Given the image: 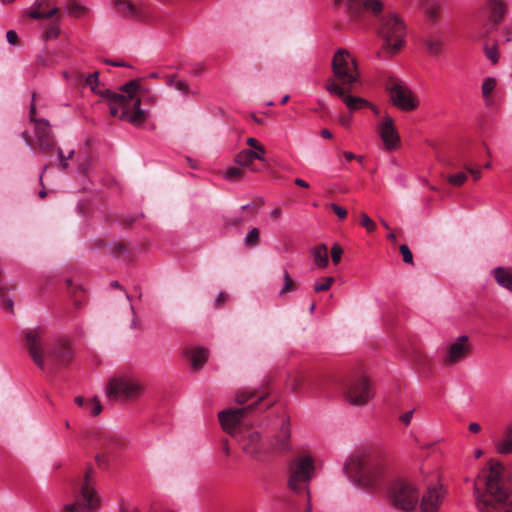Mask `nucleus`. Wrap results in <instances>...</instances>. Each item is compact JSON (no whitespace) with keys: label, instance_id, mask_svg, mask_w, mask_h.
<instances>
[{"label":"nucleus","instance_id":"58","mask_svg":"<svg viewBox=\"0 0 512 512\" xmlns=\"http://www.w3.org/2000/svg\"><path fill=\"white\" fill-rule=\"evenodd\" d=\"M246 143L248 146H250L251 148L253 149H256V147L261 144L257 139L253 138V137H249L247 138L246 140Z\"/></svg>","mask_w":512,"mask_h":512},{"label":"nucleus","instance_id":"27","mask_svg":"<svg viewBox=\"0 0 512 512\" xmlns=\"http://www.w3.org/2000/svg\"><path fill=\"white\" fill-rule=\"evenodd\" d=\"M191 365L194 369L198 370L203 367L208 359V351L205 348L198 347L187 351Z\"/></svg>","mask_w":512,"mask_h":512},{"label":"nucleus","instance_id":"36","mask_svg":"<svg viewBox=\"0 0 512 512\" xmlns=\"http://www.w3.org/2000/svg\"><path fill=\"white\" fill-rule=\"evenodd\" d=\"M443 47V41L439 38H431L427 42V49L430 54L438 55L441 53Z\"/></svg>","mask_w":512,"mask_h":512},{"label":"nucleus","instance_id":"48","mask_svg":"<svg viewBox=\"0 0 512 512\" xmlns=\"http://www.w3.org/2000/svg\"><path fill=\"white\" fill-rule=\"evenodd\" d=\"M361 225L367 229L368 232H371L375 229V223L366 215L363 214L361 217Z\"/></svg>","mask_w":512,"mask_h":512},{"label":"nucleus","instance_id":"61","mask_svg":"<svg viewBox=\"0 0 512 512\" xmlns=\"http://www.w3.org/2000/svg\"><path fill=\"white\" fill-rule=\"evenodd\" d=\"M306 497H307V507L306 509L304 510V512H311L312 510V506H311V495H310V491L309 490H306Z\"/></svg>","mask_w":512,"mask_h":512},{"label":"nucleus","instance_id":"14","mask_svg":"<svg viewBox=\"0 0 512 512\" xmlns=\"http://www.w3.org/2000/svg\"><path fill=\"white\" fill-rule=\"evenodd\" d=\"M376 395V387L365 372L354 373V407H364Z\"/></svg>","mask_w":512,"mask_h":512},{"label":"nucleus","instance_id":"30","mask_svg":"<svg viewBox=\"0 0 512 512\" xmlns=\"http://www.w3.org/2000/svg\"><path fill=\"white\" fill-rule=\"evenodd\" d=\"M255 159L263 161L258 152H254L252 149H244L235 156V162L242 167H250Z\"/></svg>","mask_w":512,"mask_h":512},{"label":"nucleus","instance_id":"42","mask_svg":"<svg viewBox=\"0 0 512 512\" xmlns=\"http://www.w3.org/2000/svg\"><path fill=\"white\" fill-rule=\"evenodd\" d=\"M447 180H448L449 184H451L453 186H461L466 182L467 175L463 172H459V173L450 175Z\"/></svg>","mask_w":512,"mask_h":512},{"label":"nucleus","instance_id":"17","mask_svg":"<svg viewBox=\"0 0 512 512\" xmlns=\"http://www.w3.org/2000/svg\"><path fill=\"white\" fill-rule=\"evenodd\" d=\"M378 134L381 137L386 149L393 150L398 147L400 138L391 116L385 115L378 125Z\"/></svg>","mask_w":512,"mask_h":512},{"label":"nucleus","instance_id":"39","mask_svg":"<svg viewBox=\"0 0 512 512\" xmlns=\"http://www.w3.org/2000/svg\"><path fill=\"white\" fill-rule=\"evenodd\" d=\"M260 232L257 228H253L249 231L245 238V244L250 247L257 246L259 243Z\"/></svg>","mask_w":512,"mask_h":512},{"label":"nucleus","instance_id":"55","mask_svg":"<svg viewBox=\"0 0 512 512\" xmlns=\"http://www.w3.org/2000/svg\"><path fill=\"white\" fill-rule=\"evenodd\" d=\"M469 173L472 175L473 179L475 181L479 180L482 176V173H481V170L479 168H470V167H467L466 168Z\"/></svg>","mask_w":512,"mask_h":512},{"label":"nucleus","instance_id":"31","mask_svg":"<svg viewBox=\"0 0 512 512\" xmlns=\"http://www.w3.org/2000/svg\"><path fill=\"white\" fill-rule=\"evenodd\" d=\"M421 5L425 9L426 15L431 19L435 20L440 15L441 5L435 0H422Z\"/></svg>","mask_w":512,"mask_h":512},{"label":"nucleus","instance_id":"24","mask_svg":"<svg viewBox=\"0 0 512 512\" xmlns=\"http://www.w3.org/2000/svg\"><path fill=\"white\" fill-rule=\"evenodd\" d=\"M72 81L75 85L89 86L90 89L96 94H98V92L100 91L96 88L99 84L98 72L92 73L87 77L81 72H74L72 75Z\"/></svg>","mask_w":512,"mask_h":512},{"label":"nucleus","instance_id":"10","mask_svg":"<svg viewBox=\"0 0 512 512\" xmlns=\"http://www.w3.org/2000/svg\"><path fill=\"white\" fill-rule=\"evenodd\" d=\"M35 94H33L32 103L29 111L30 121L34 123L36 140L34 141L28 132H23V138L26 144L32 149H38L42 154L52 157L56 149V142L50 130L49 122L45 119L36 118Z\"/></svg>","mask_w":512,"mask_h":512},{"label":"nucleus","instance_id":"46","mask_svg":"<svg viewBox=\"0 0 512 512\" xmlns=\"http://www.w3.org/2000/svg\"><path fill=\"white\" fill-rule=\"evenodd\" d=\"M400 252L403 257V261L408 264H413V255L409 247L405 244L400 246Z\"/></svg>","mask_w":512,"mask_h":512},{"label":"nucleus","instance_id":"63","mask_svg":"<svg viewBox=\"0 0 512 512\" xmlns=\"http://www.w3.org/2000/svg\"><path fill=\"white\" fill-rule=\"evenodd\" d=\"M294 182L299 187L309 188V184L301 178H296Z\"/></svg>","mask_w":512,"mask_h":512},{"label":"nucleus","instance_id":"15","mask_svg":"<svg viewBox=\"0 0 512 512\" xmlns=\"http://www.w3.org/2000/svg\"><path fill=\"white\" fill-rule=\"evenodd\" d=\"M472 347L467 336H459L447 347L443 362L446 366H453L465 360L471 353Z\"/></svg>","mask_w":512,"mask_h":512},{"label":"nucleus","instance_id":"7","mask_svg":"<svg viewBox=\"0 0 512 512\" xmlns=\"http://www.w3.org/2000/svg\"><path fill=\"white\" fill-rule=\"evenodd\" d=\"M95 471L88 467L82 478L73 483L74 502L66 504L63 512H97L101 497L96 490Z\"/></svg>","mask_w":512,"mask_h":512},{"label":"nucleus","instance_id":"13","mask_svg":"<svg viewBox=\"0 0 512 512\" xmlns=\"http://www.w3.org/2000/svg\"><path fill=\"white\" fill-rule=\"evenodd\" d=\"M389 498L394 507L405 512L413 510L418 503L415 485L404 479H397L391 483Z\"/></svg>","mask_w":512,"mask_h":512},{"label":"nucleus","instance_id":"40","mask_svg":"<svg viewBox=\"0 0 512 512\" xmlns=\"http://www.w3.org/2000/svg\"><path fill=\"white\" fill-rule=\"evenodd\" d=\"M496 87V80L492 77L485 79L482 84V93L485 98L489 97V95L494 91Z\"/></svg>","mask_w":512,"mask_h":512},{"label":"nucleus","instance_id":"62","mask_svg":"<svg viewBox=\"0 0 512 512\" xmlns=\"http://www.w3.org/2000/svg\"><path fill=\"white\" fill-rule=\"evenodd\" d=\"M254 152H258V154L264 159V155L266 153V149L262 144H259L256 149H253Z\"/></svg>","mask_w":512,"mask_h":512},{"label":"nucleus","instance_id":"57","mask_svg":"<svg viewBox=\"0 0 512 512\" xmlns=\"http://www.w3.org/2000/svg\"><path fill=\"white\" fill-rule=\"evenodd\" d=\"M468 429L471 433H479L481 431V426L476 422H472L469 424Z\"/></svg>","mask_w":512,"mask_h":512},{"label":"nucleus","instance_id":"54","mask_svg":"<svg viewBox=\"0 0 512 512\" xmlns=\"http://www.w3.org/2000/svg\"><path fill=\"white\" fill-rule=\"evenodd\" d=\"M413 413H414V410L412 409V410H410V411H408V412H406V413L402 414V415L400 416V421H401L404 425H406V426L410 425L411 420H412V417H413Z\"/></svg>","mask_w":512,"mask_h":512},{"label":"nucleus","instance_id":"51","mask_svg":"<svg viewBox=\"0 0 512 512\" xmlns=\"http://www.w3.org/2000/svg\"><path fill=\"white\" fill-rule=\"evenodd\" d=\"M127 250V245L124 242L116 243L113 247V254L118 256L123 254Z\"/></svg>","mask_w":512,"mask_h":512},{"label":"nucleus","instance_id":"2","mask_svg":"<svg viewBox=\"0 0 512 512\" xmlns=\"http://www.w3.org/2000/svg\"><path fill=\"white\" fill-rule=\"evenodd\" d=\"M475 495L481 512H512V472L501 462H490L478 476Z\"/></svg>","mask_w":512,"mask_h":512},{"label":"nucleus","instance_id":"50","mask_svg":"<svg viewBox=\"0 0 512 512\" xmlns=\"http://www.w3.org/2000/svg\"><path fill=\"white\" fill-rule=\"evenodd\" d=\"M57 151V156H58V159H59V166L62 170H66L68 168V162H67V159L66 157L63 155V151L61 148H57L55 149Z\"/></svg>","mask_w":512,"mask_h":512},{"label":"nucleus","instance_id":"43","mask_svg":"<svg viewBox=\"0 0 512 512\" xmlns=\"http://www.w3.org/2000/svg\"><path fill=\"white\" fill-rule=\"evenodd\" d=\"M296 285L287 271H284V286L280 291V295L291 292L295 289Z\"/></svg>","mask_w":512,"mask_h":512},{"label":"nucleus","instance_id":"4","mask_svg":"<svg viewBox=\"0 0 512 512\" xmlns=\"http://www.w3.org/2000/svg\"><path fill=\"white\" fill-rule=\"evenodd\" d=\"M98 94L108 102L110 114L113 117L118 116L119 108H121L120 119L128 120L135 126L142 125L147 119V112L141 109L142 101L151 103L154 101V97L148 95V90L141 87L138 80L127 82L118 93L104 89Z\"/></svg>","mask_w":512,"mask_h":512},{"label":"nucleus","instance_id":"38","mask_svg":"<svg viewBox=\"0 0 512 512\" xmlns=\"http://www.w3.org/2000/svg\"><path fill=\"white\" fill-rule=\"evenodd\" d=\"M85 408L89 411L92 416H97L102 411V405L97 398H92L87 401Z\"/></svg>","mask_w":512,"mask_h":512},{"label":"nucleus","instance_id":"59","mask_svg":"<svg viewBox=\"0 0 512 512\" xmlns=\"http://www.w3.org/2000/svg\"><path fill=\"white\" fill-rule=\"evenodd\" d=\"M226 298H227V294L224 292H221L219 294L218 298L216 299L215 305L217 307L221 306L226 301Z\"/></svg>","mask_w":512,"mask_h":512},{"label":"nucleus","instance_id":"12","mask_svg":"<svg viewBox=\"0 0 512 512\" xmlns=\"http://www.w3.org/2000/svg\"><path fill=\"white\" fill-rule=\"evenodd\" d=\"M385 90L389 95L391 103L399 110L410 112L418 108V98L402 80L388 77L385 81Z\"/></svg>","mask_w":512,"mask_h":512},{"label":"nucleus","instance_id":"29","mask_svg":"<svg viewBox=\"0 0 512 512\" xmlns=\"http://www.w3.org/2000/svg\"><path fill=\"white\" fill-rule=\"evenodd\" d=\"M494 277L501 287L512 292V268L498 267L494 270Z\"/></svg>","mask_w":512,"mask_h":512},{"label":"nucleus","instance_id":"60","mask_svg":"<svg viewBox=\"0 0 512 512\" xmlns=\"http://www.w3.org/2000/svg\"><path fill=\"white\" fill-rule=\"evenodd\" d=\"M87 401L86 399H84L82 396H77L75 398V403L80 406V407H83L85 408V406H87Z\"/></svg>","mask_w":512,"mask_h":512},{"label":"nucleus","instance_id":"37","mask_svg":"<svg viewBox=\"0 0 512 512\" xmlns=\"http://www.w3.org/2000/svg\"><path fill=\"white\" fill-rule=\"evenodd\" d=\"M334 283L333 277L322 278L318 282L314 284L315 292H324L330 289L331 285Z\"/></svg>","mask_w":512,"mask_h":512},{"label":"nucleus","instance_id":"28","mask_svg":"<svg viewBox=\"0 0 512 512\" xmlns=\"http://www.w3.org/2000/svg\"><path fill=\"white\" fill-rule=\"evenodd\" d=\"M311 256L318 268H325L329 263L328 247L325 244H319L311 249Z\"/></svg>","mask_w":512,"mask_h":512},{"label":"nucleus","instance_id":"21","mask_svg":"<svg viewBox=\"0 0 512 512\" xmlns=\"http://www.w3.org/2000/svg\"><path fill=\"white\" fill-rule=\"evenodd\" d=\"M330 378L326 374L309 375L307 379V394L312 397H326Z\"/></svg>","mask_w":512,"mask_h":512},{"label":"nucleus","instance_id":"11","mask_svg":"<svg viewBox=\"0 0 512 512\" xmlns=\"http://www.w3.org/2000/svg\"><path fill=\"white\" fill-rule=\"evenodd\" d=\"M315 471L314 459L305 452L294 456L288 465V487L295 493L309 490L307 484L313 478Z\"/></svg>","mask_w":512,"mask_h":512},{"label":"nucleus","instance_id":"41","mask_svg":"<svg viewBox=\"0 0 512 512\" xmlns=\"http://www.w3.org/2000/svg\"><path fill=\"white\" fill-rule=\"evenodd\" d=\"M343 255V248L340 244L335 243L331 248V260L332 263L337 265L340 263Z\"/></svg>","mask_w":512,"mask_h":512},{"label":"nucleus","instance_id":"1","mask_svg":"<svg viewBox=\"0 0 512 512\" xmlns=\"http://www.w3.org/2000/svg\"><path fill=\"white\" fill-rule=\"evenodd\" d=\"M267 395L268 392L266 391L240 390L236 394L237 403L245 404L252 398H256V400L246 407L229 409L219 413V421L223 430L241 444L242 450L246 454L257 460H260L269 450L265 448L264 443L261 441L260 433L245 424L243 418L246 413L252 411Z\"/></svg>","mask_w":512,"mask_h":512},{"label":"nucleus","instance_id":"19","mask_svg":"<svg viewBox=\"0 0 512 512\" xmlns=\"http://www.w3.org/2000/svg\"><path fill=\"white\" fill-rule=\"evenodd\" d=\"M496 453L502 456L512 454V419L504 425L499 435L492 438Z\"/></svg>","mask_w":512,"mask_h":512},{"label":"nucleus","instance_id":"56","mask_svg":"<svg viewBox=\"0 0 512 512\" xmlns=\"http://www.w3.org/2000/svg\"><path fill=\"white\" fill-rule=\"evenodd\" d=\"M352 464V458L349 457L347 458L344 466H343V472L346 474V476L351 479L352 475H351V472H350V465Z\"/></svg>","mask_w":512,"mask_h":512},{"label":"nucleus","instance_id":"18","mask_svg":"<svg viewBox=\"0 0 512 512\" xmlns=\"http://www.w3.org/2000/svg\"><path fill=\"white\" fill-rule=\"evenodd\" d=\"M445 496L441 486L429 487L422 495L420 501L421 512H438Z\"/></svg>","mask_w":512,"mask_h":512},{"label":"nucleus","instance_id":"64","mask_svg":"<svg viewBox=\"0 0 512 512\" xmlns=\"http://www.w3.org/2000/svg\"><path fill=\"white\" fill-rule=\"evenodd\" d=\"M282 214V211L280 208H275L272 212H271V218L274 219V220H277L280 218Z\"/></svg>","mask_w":512,"mask_h":512},{"label":"nucleus","instance_id":"9","mask_svg":"<svg viewBox=\"0 0 512 512\" xmlns=\"http://www.w3.org/2000/svg\"><path fill=\"white\" fill-rule=\"evenodd\" d=\"M144 392L142 381L130 372L115 373L108 381L106 394L109 399L134 401Z\"/></svg>","mask_w":512,"mask_h":512},{"label":"nucleus","instance_id":"6","mask_svg":"<svg viewBox=\"0 0 512 512\" xmlns=\"http://www.w3.org/2000/svg\"><path fill=\"white\" fill-rule=\"evenodd\" d=\"M350 53L339 49L332 60L333 75L327 79L326 90L339 97L352 111V72L349 67Z\"/></svg>","mask_w":512,"mask_h":512},{"label":"nucleus","instance_id":"45","mask_svg":"<svg viewBox=\"0 0 512 512\" xmlns=\"http://www.w3.org/2000/svg\"><path fill=\"white\" fill-rule=\"evenodd\" d=\"M244 171L241 168L232 167L227 170L226 178L231 181L239 180L243 177Z\"/></svg>","mask_w":512,"mask_h":512},{"label":"nucleus","instance_id":"32","mask_svg":"<svg viewBox=\"0 0 512 512\" xmlns=\"http://www.w3.org/2000/svg\"><path fill=\"white\" fill-rule=\"evenodd\" d=\"M362 5L365 9L373 12L374 14H378L383 9V4L380 0H354L355 5ZM354 10H356L354 8ZM356 11H354L355 13Z\"/></svg>","mask_w":512,"mask_h":512},{"label":"nucleus","instance_id":"20","mask_svg":"<svg viewBox=\"0 0 512 512\" xmlns=\"http://www.w3.org/2000/svg\"><path fill=\"white\" fill-rule=\"evenodd\" d=\"M29 16L33 19H49L55 17V21L57 22L61 17L59 9L51 5L50 0H37L29 12Z\"/></svg>","mask_w":512,"mask_h":512},{"label":"nucleus","instance_id":"52","mask_svg":"<svg viewBox=\"0 0 512 512\" xmlns=\"http://www.w3.org/2000/svg\"><path fill=\"white\" fill-rule=\"evenodd\" d=\"M331 207H332L333 211L335 212V214H336L340 219H344V218H346V216H347V214H348L346 209H344V208L340 207V206H339V205H337V204H332V205H331Z\"/></svg>","mask_w":512,"mask_h":512},{"label":"nucleus","instance_id":"33","mask_svg":"<svg viewBox=\"0 0 512 512\" xmlns=\"http://www.w3.org/2000/svg\"><path fill=\"white\" fill-rule=\"evenodd\" d=\"M167 84L184 95L191 93L188 83L182 80H178L175 75L167 78Z\"/></svg>","mask_w":512,"mask_h":512},{"label":"nucleus","instance_id":"3","mask_svg":"<svg viewBox=\"0 0 512 512\" xmlns=\"http://www.w3.org/2000/svg\"><path fill=\"white\" fill-rule=\"evenodd\" d=\"M23 342L30 358L42 371H56L68 366L73 360L71 342L65 337L48 344L42 329L30 328L23 331Z\"/></svg>","mask_w":512,"mask_h":512},{"label":"nucleus","instance_id":"26","mask_svg":"<svg viewBox=\"0 0 512 512\" xmlns=\"http://www.w3.org/2000/svg\"><path fill=\"white\" fill-rule=\"evenodd\" d=\"M114 5L119 14L127 18H140L138 7L129 0H114Z\"/></svg>","mask_w":512,"mask_h":512},{"label":"nucleus","instance_id":"23","mask_svg":"<svg viewBox=\"0 0 512 512\" xmlns=\"http://www.w3.org/2000/svg\"><path fill=\"white\" fill-rule=\"evenodd\" d=\"M289 439H290V427L289 422L284 421L280 431L275 436L274 440L270 442V448L267 450L282 452L289 448Z\"/></svg>","mask_w":512,"mask_h":512},{"label":"nucleus","instance_id":"25","mask_svg":"<svg viewBox=\"0 0 512 512\" xmlns=\"http://www.w3.org/2000/svg\"><path fill=\"white\" fill-rule=\"evenodd\" d=\"M309 375L297 371L289 375L287 379V386L295 393L305 391L307 393V379Z\"/></svg>","mask_w":512,"mask_h":512},{"label":"nucleus","instance_id":"49","mask_svg":"<svg viewBox=\"0 0 512 512\" xmlns=\"http://www.w3.org/2000/svg\"><path fill=\"white\" fill-rule=\"evenodd\" d=\"M129 310L132 314V321L130 324L131 329H139L140 328V320L138 319L135 309L132 304H129Z\"/></svg>","mask_w":512,"mask_h":512},{"label":"nucleus","instance_id":"22","mask_svg":"<svg viewBox=\"0 0 512 512\" xmlns=\"http://www.w3.org/2000/svg\"><path fill=\"white\" fill-rule=\"evenodd\" d=\"M506 14V5L501 0H489L484 7V15L495 26L499 24Z\"/></svg>","mask_w":512,"mask_h":512},{"label":"nucleus","instance_id":"47","mask_svg":"<svg viewBox=\"0 0 512 512\" xmlns=\"http://www.w3.org/2000/svg\"><path fill=\"white\" fill-rule=\"evenodd\" d=\"M486 56L492 63H497L499 59V52L496 46L486 48Z\"/></svg>","mask_w":512,"mask_h":512},{"label":"nucleus","instance_id":"5","mask_svg":"<svg viewBox=\"0 0 512 512\" xmlns=\"http://www.w3.org/2000/svg\"><path fill=\"white\" fill-rule=\"evenodd\" d=\"M393 469L392 456L384 450L358 453L354 456V484L374 488Z\"/></svg>","mask_w":512,"mask_h":512},{"label":"nucleus","instance_id":"34","mask_svg":"<svg viewBox=\"0 0 512 512\" xmlns=\"http://www.w3.org/2000/svg\"><path fill=\"white\" fill-rule=\"evenodd\" d=\"M67 10L73 17H82L87 13V8L77 3L75 0H68Z\"/></svg>","mask_w":512,"mask_h":512},{"label":"nucleus","instance_id":"53","mask_svg":"<svg viewBox=\"0 0 512 512\" xmlns=\"http://www.w3.org/2000/svg\"><path fill=\"white\" fill-rule=\"evenodd\" d=\"M6 39H7L8 43L11 45L18 44V35L14 30H9L6 33Z\"/></svg>","mask_w":512,"mask_h":512},{"label":"nucleus","instance_id":"44","mask_svg":"<svg viewBox=\"0 0 512 512\" xmlns=\"http://www.w3.org/2000/svg\"><path fill=\"white\" fill-rule=\"evenodd\" d=\"M60 29L54 22L47 27L44 33L45 40L55 39L59 36Z\"/></svg>","mask_w":512,"mask_h":512},{"label":"nucleus","instance_id":"35","mask_svg":"<svg viewBox=\"0 0 512 512\" xmlns=\"http://www.w3.org/2000/svg\"><path fill=\"white\" fill-rule=\"evenodd\" d=\"M366 108L372 109L375 114L379 113L377 107L374 106L373 104H371L369 101H367L366 99L354 96V111L366 109Z\"/></svg>","mask_w":512,"mask_h":512},{"label":"nucleus","instance_id":"16","mask_svg":"<svg viewBox=\"0 0 512 512\" xmlns=\"http://www.w3.org/2000/svg\"><path fill=\"white\" fill-rule=\"evenodd\" d=\"M92 444L96 449L110 452L126 446V439L114 432L107 430H95L91 435Z\"/></svg>","mask_w":512,"mask_h":512},{"label":"nucleus","instance_id":"8","mask_svg":"<svg viewBox=\"0 0 512 512\" xmlns=\"http://www.w3.org/2000/svg\"><path fill=\"white\" fill-rule=\"evenodd\" d=\"M378 35L382 41L380 53L391 57L404 46L406 25L397 14L389 13L380 19Z\"/></svg>","mask_w":512,"mask_h":512}]
</instances>
